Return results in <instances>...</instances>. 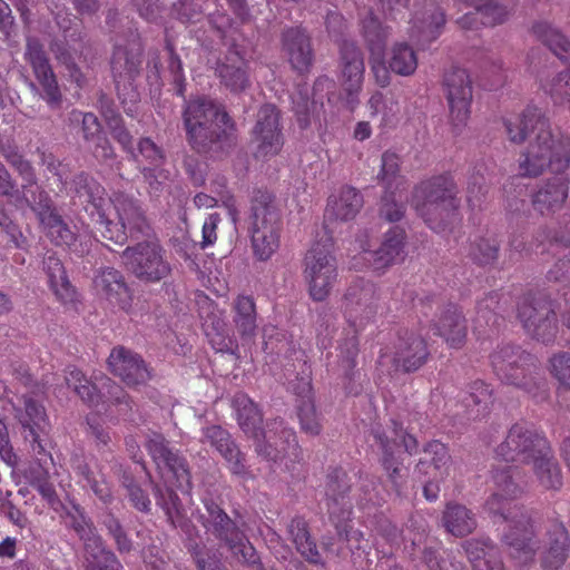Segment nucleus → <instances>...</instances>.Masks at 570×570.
Here are the masks:
<instances>
[{
	"mask_svg": "<svg viewBox=\"0 0 570 570\" xmlns=\"http://www.w3.org/2000/svg\"><path fill=\"white\" fill-rule=\"evenodd\" d=\"M570 535L562 522H553L547 531V548L541 558L543 570H560L568 560Z\"/></svg>",
	"mask_w": 570,
	"mask_h": 570,
	"instance_id": "72a5a7b5",
	"label": "nucleus"
},
{
	"mask_svg": "<svg viewBox=\"0 0 570 570\" xmlns=\"http://www.w3.org/2000/svg\"><path fill=\"white\" fill-rule=\"evenodd\" d=\"M94 288L100 297L121 311L129 312L132 305V291L124 274L114 268L99 269L92 281Z\"/></svg>",
	"mask_w": 570,
	"mask_h": 570,
	"instance_id": "c85d7f7f",
	"label": "nucleus"
},
{
	"mask_svg": "<svg viewBox=\"0 0 570 570\" xmlns=\"http://www.w3.org/2000/svg\"><path fill=\"white\" fill-rule=\"evenodd\" d=\"M23 410L14 406L16 417L21 425L28 430L40 428L47 417L43 405L29 396L23 397Z\"/></svg>",
	"mask_w": 570,
	"mask_h": 570,
	"instance_id": "13d9d810",
	"label": "nucleus"
},
{
	"mask_svg": "<svg viewBox=\"0 0 570 570\" xmlns=\"http://www.w3.org/2000/svg\"><path fill=\"white\" fill-rule=\"evenodd\" d=\"M389 68L392 72L402 77L413 75L417 68L415 50L406 42L394 43L390 52Z\"/></svg>",
	"mask_w": 570,
	"mask_h": 570,
	"instance_id": "8fccbe9b",
	"label": "nucleus"
},
{
	"mask_svg": "<svg viewBox=\"0 0 570 570\" xmlns=\"http://www.w3.org/2000/svg\"><path fill=\"white\" fill-rule=\"evenodd\" d=\"M433 333L442 337L449 347L461 348L466 341V320L458 305L449 303L443 307L438 320L433 321Z\"/></svg>",
	"mask_w": 570,
	"mask_h": 570,
	"instance_id": "2f4dec72",
	"label": "nucleus"
},
{
	"mask_svg": "<svg viewBox=\"0 0 570 570\" xmlns=\"http://www.w3.org/2000/svg\"><path fill=\"white\" fill-rule=\"evenodd\" d=\"M145 448L166 482L177 490L191 491V473L186 458L179 450L169 446L166 438L158 432L148 434Z\"/></svg>",
	"mask_w": 570,
	"mask_h": 570,
	"instance_id": "2eb2a0df",
	"label": "nucleus"
},
{
	"mask_svg": "<svg viewBox=\"0 0 570 570\" xmlns=\"http://www.w3.org/2000/svg\"><path fill=\"white\" fill-rule=\"evenodd\" d=\"M443 86L450 109V118L456 130L465 127L470 118L472 82L462 68H452L444 75Z\"/></svg>",
	"mask_w": 570,
	"mask_h": 570,
	"instance_id": "5701e85b",
	"label": "nucleus"
},
{
	"mask_svg": "<svg viewBox=\"0 0 570 570\" xmlns=\"http://www.w3.org/2000/svg\"><path fill=\"white\" fill-rule=\"evenodd\" d=\"M70 125H81L82 138L87 142L95 141L101 135L104 129L100 120L94 112H85L78 109H72L68 116Z\"/></svg>",
	"mask_w": 570,
	"mask_h": 570,
	"instance_id": "4d7b16f0",
	"label": "nucleus"
},
{
	"mask_svg": "<svg viewBox=\"0 0 570 570\" xmlns=\"http://www.w3.org/2000/svg\"><path fill=\"white\" fill-rule=\"evenodd\" d=\"M394 348L393 353L381 350L376 362L377 367L389 375L397 372H416L428 362L430 356L425 340L415 333L404 332L400 334Z\"/></svg>",
	"mask_w": 570,
	"mask_h": 570,
	"instance_id": "a211bd4d",
	"label": "nucleus"
},
{
	"mask_svg": "<svg viewBox=\"0 0 570 570\" xmlns=\"http://www.w3.org/2000/svg\"><path fill=\"white\" fill-rule=\"evenodd\" d=\"M351 491L350 478L342 468L332 469L326 476V508L331 523L341 541H344L351 552H365L368 541L364 533L352 524L353 507L348 499Z\"/></svg>",
	"mask_w": 570,
	"mask_h": 570,
	"instance_id": "6e6552de",
	"label": "nucleus"
},
{
	"mask_svg": "<svg viewBox=\"0 0 570 570\" xmlns=\"http://www.w3.org/2000/svg\"><path fill=\"white\" fill-rule=\"evenodd\" d=\"M465 406L473 417L484 416L492 404V390L483 381H474L469 385L466 396L463 399Z\"/></svg>",
	"mask_w": 570,
	"mask_h": 570,
	"instance_id": "603ef678",
	"label": "nucleus"
},
{
	"mask_svg": "<svg viewBox=\"0 0 570 570\" xmlns=\"http://www.w3.org/2000/svg\"><path fill=\"white\" fill-rule=\"evenodd\" d=\"M202 443H208L216 449L217 452L227 462L229 471L243 479L250 478V473L245 464V455L239 451L235 442L232 440L229 432L220 425H208L202 430Z\"/></svg>",
	"mask_w": 570,
	"mask_h": 570,
	"instance_id": "c756f323",
	"label": "nucleus"
},
{
	"mask_svg": "<svg viewBox=\"0 0 570 570\" xmlns=\"http://www.w3.org/2000/svg\"><path fill=\"white\" fill-rule=\"evenodd\" d=\"M253 141L256 144L255 157L267 159L279 154L284 145L279 110L271 104L262 106L253 128Z\"/></svg>",
	"mask_w": 570,
	"mask_h": 570,
	"instance_id": "b1692460",
	"label": "nucleus"
},
{
	"mask_svg": "<svg viewBox=\"0 0 570 570\" xmlns=\"http://www.w3.org/2000/svg\"><path fill=\"white\" fill-rule=\"evenodd\" d=\"M0 154L23 180L24 191H29L31 187H35L37 190L42 187L38 184L36 169L31 161L24 158L13 139H0ZM23 194L27 196V193Z\"/></svg>",
	"mask_w": 570,
	"mask_h": 570,
	"instance_id": "a19ab883",
	"label": "nucleus"
},
{
	"mask_svg": "<svg viewBox=\"0 0 570 570\" xmlns=\"http://www.w3.org/2000/svg\"><path fill=\"white\" fill-rule=\"evenodd\" d=\"M142 52L144 48L138 35L134 36L128 46L117 45L112 52L111 72L118 97L125 105L127 114L132 111L131 107H126L127 101L134 105L139 99L134 81L140 73Z\"/></svg>",
	"mask_w": 570,
	"mask_h": 570,
	"instance_id": "f8f14e48",
	"label": "nucleus"
},
{
	"mask_svg": "<svg viewBox=\"0 0 570 570\" xmlns=\"http://www.w3.org/2000/svg\"><path fill=\"white\" fill-rule=\"evenodd\" d=\"M37 154L39 155V164L57 178L59 190L65 189L68 178L66 166L51 153L38 148Z\"/></svg>",
	"mask_w": 570,
	"mask_h": 570,
	"instance_id": "338daca9",
	"label": "nucleus"
},
{
	"mask_svg": "<svg viewBox=\"0 0 570 570\" xmlns=\"http://www.w3.org/2000/svg\"><path fill=\"white\" fill-rule=\"evenodd\" d=\"M367 107L372 117L382 114L383 121L387 122L395 117L399 111V101L391 95H383L375 91L367 101Z\"/></svg>",
	"mask_w": 570,
	"mask_h": 570,
	"instance_id": "052dcab7",
	"label": "nucleus"
},
{
	"mask_svg": "<svg viewBox=\"0 0 570 570\" xmlns=\"http://www.w3.org/2000/svg\"><path fill=\"white\" fill-rule=\"evenodd\" d=\"M500 295L498 292L489 293L483 299L478 302L476 316L474 320L475 330L485 332V328H497L499 326V315L495 312L499 305Z\"/></svg>",
	"mask_w": 570,
	"mask_h": 570,
	"instance_id": "5fc2aeb1",
	"label": "nucleus"
},
{
	"mask_svg": "<svg viewBox=\"0 0 570 570\" xmlns=\"http://www.w3.org/2000/svg\"><path fill=\"white\" fill-rule=\"evenodd\" d=\"M371 434L382 452V466L386 471L389 479L397 495H402V460L397 455L400 449L410 455L416 454L419 451V441L416 438L407 433L402 423L391 420V424L386 428L380 425L372 428Z\"/></svg>",
	"mask_w": 570,
	"mask_h": 570,
	"instance_id": "9b49d317",
	"label": "nucleus"
},
{
	"mask_svg": "<svg viewBox=\"0 0 570 570\" xmlns=\"http://www.w3.org/2000/svg\"><path fill=\"white\" fill-rule=\"evenodd\" d=\"M554 246L570 247V216L560 223L559 229L553 234L541 228L529 243L525 233L520 230L514 232L509 242L510 252L521 257L530 256L532 253L543 255Z\"/></svg>",
	"mask_w": 570,
	"mask_h": 570,
	"instance_id": "a878e982",
	"label": "nucleus"
},
{
	"mask_svg": "<svg viewBox=\"0 0 570 570\" xmlns=\"http://www.w3.org/2000/svg\"><path fill=\"white\" fill-rule=\"evenodd\" d=\"M360 334L361 333H356L355 331H353V335L344 338L338 346L340 358L347 368L346 376L348 379H352V376L354 375V368L357 365L356 358L360 352Z\"/></svg>",
	"mask_w": 570,
	"mask_h": 570,
	"instance_id": "e2e57ef3",
	"label": "nucleus"
},
{
	"mask_svg": "<svg viewBox=\"0 0 570 570\" xmlns=\"http://www.w3.org/2000/svg\"><path fill=\"white\" fill-rule=\"evenodd\" d=\"M382 309L376 284L357 278L348 286L344 295L343 314L353 331L362 333L368 325L374 324Z\"/></svg>",
	"mask_w": 570,
	"mask_h": 570,
	"instance_id": "4468645a",
	"label": "nucleus"
},
{
	"mask_svg": "<svg viewBox=\"0 0 570 570\" xmlns=\"http://www.w3.org/2000/svg\"><path fill=\"white\" fill-rule=\"evenodd\" d=\"M282 43L292 68L299 73L308 72L313 66L314 52L306 31L299 27L288 28L282 35Z\"/></svg>",
	"mask_w": 570,
	"mask_h": 570,
	"instance_id": "473e14b6",
	"label": "nucleus"
},
{
	"mask_svg": "<svg viewBox=\"0 0 570 570\" xmlns=\"http://www.w3.org/2000/svg\"><path fill=\"white\" fill-rule=\"evenodd\" d=\"M298 419L301 423V429L311 435H318L322 426L317 419L315 405L312 400L308 397L307 400H302V403L298 405Z\"/></svg>",
	"mask_w": 570,
	"mask_h": 570,
	"instance_id": "69168bd1",
	"label": "nucleus"
},
{
	"mask_svg": "<svg viewBox=\"0 0 570 570\" xmlns=\"http://www.w3.org/2000/svg\"><path fill=\"white\" fill-rule=\"evenodd\" d=\"M108 534L114 539L117 550L120 553H128L132 549V541L124 530L120 521L112 514L108 513L104 520Z\"/></svg>",
	"mask_w": 570,
	"mask_h": 570,
	"instance_id": "0e129e2a",
	"label": "nucleus"
},
{
	"mask_svg": "<svg viewBox=\"0 0 570 570\" xmlns=\"http://www.w3.org/2000/svg\"><path fill=\"white\" fill-rule=\"evenodd\" d=\"M423 453L424 456L419 462L420 470H422L425 464H429L436 471L434 474L435 478L440 476L442 479L444 475L449 474L451 455L444 443L438 440L430 441L425 444Z\"/></svg>",
	"mask_w": 570,
	"mask_h": 570,
	"instance_id": "3c124183",
	"label": "nucleus"
},
{
	"mask_svg": "<svg viewBox=\"0 0 570 570\" xmlns=\"http://www.w3.org/2000/svg\"><path fill=\"white\" fill-rule=\"evenodd\" d=\"M43 268L48 276L49 287L57 301L63 306L73 307L79 302V295L69 281L61 261L55 255H49L43 261Z\"/></svg>",
	"mask_w": 570,
	"mask_h": 570,
	"instance_id": "4c0bfd02",
	"label": "nucleus"
},
{
	"mask_svg": "<svg viewBox=\"0 0 570 570\" xmlns=\"http://www.w3.org/2000/svg\"><path fill=\"white\" fill-rule=\"evenodd\" d=\"M288 539L296 551L308 563L324 566V559L318 550L315 538L311 533L307 520L302 515H295L287 524Z\"/></svg>",
	"mask_w": 570,
	"mask_h": 570,
	"instance_id": "f704fd0d",
	"label": "nucleus"
},
{
	"mask_svg": "<svg viewBox=\"0 0 570 570\" xmlns=\"http://www.w3.org/2000/svg\"><path fill=\"white\" fill-rule=\"evenodd\" d=\"M532 32L560 60L569 65L566 70L544 81L542 89L554 104H570V41L558 29L547 22L533 24Z\"/></svg>",
	"mask_w": 570,
	"mask_h": 570,
	"instance_id": "dca6fc26",
	"label": "nucleus"
},
{
	"mask_svg": "<svg viewBox=\"0 0 570 570\" xmlns=\"http://www.w3.org/2000/svg\"><path fill=\"white\" fill-rule=\"evenodd\" d=\"M233 322L242 338H253L257 330L256 304L249 295H238L233 303Z\"/></svg>",
	"mask_w": 570,
	"mask_h": 570,
	"instance_id": "a18cd8bd",
	"label": "nucleus"
},
{
	"mask_svg": "<svg viewBox=\"0 0 570 570\" xmlns=\"http://www.w3.org/2000/svg\"><path fill=\"white\" fill-rule=\"evenodd\" d=\"M205 513L198 518L206 532L212 534L219 542L224 543L229 551L253 570H271L264 568L254 546L247 539L245 531L223 509L220 502L212 497L202 499Z\"/></svg>",
	"mask_w": 570,
	"mask_h": 570,
	"instance_id": "1a4fd4ad",
	"label": "nucleus"
},
{
	"mask_svg": "<svg viewBox=\"0 0 570 570\" xmlns=\"http://www.w3.org/2000/svg\"><path fill=\"white\" fill-rule=\"evenodd\" d=\"M184 125L190 147L198 154H225L237 144V129L225 107L199 98L186 104Z\"/></svg>",
	"mask_w": 570,
	"mask_h": 570,
	"instance_id": "20e7f679",
	"label": "nucleus"
},
{
	"mask_svg": "<svg viewBox=\"0 0 570 570\" xmlns=\"http://www.w3.org/2000/svg\"><path fill=\"white\" fill-rule=\"evenodd\" d=\"M442 523L449 533L458 538L469 535L478 525L474 513L465 505L454 502L445 505Z\"/></svg>",
	"mask_w": 570,
	"mask_h": 570,
	"instance_id": "37998d69",
	"label": "nucleus"
},
{
	"mask_svg": "<svg viewBox=\"0 0 570 570\" xmlns=\"http://www.w3.org/2000/svg\"><path fill=\"white\" fill-rule=\"evenodd\" d=\"M121 258L126 268L145 283H158L171 273L166 250L157 239H146L128 246Z\"/></svg>",
	"mask_w": 570,
	"mask_h": 570,
	"instance_id": "ddd939ff",
	"label": "nucleus"
},
{
	"mask_svg": "<svg viewBox=\"0 0 570 570\" xmlns=\"http://www.w3.org/2000/svg\"><path fill=\"white\" fill-rule=\"evenodd\" d=\"M341 77L346 104L351 110L358 105V96L364 80V59L361 49L355 42L344 40L340 47Z\"/></svg>",
	"mask_w": 570,
	"mask_h": 570,
	"instance_id": "bb28decb",
	"label": "nucleus"
},
{
	"mask_svg": "<svg viewBox=\"0 0 570 570\" xmlns=\"http://www.w3.org/2000/svg\"><path fill=\"white\" fill-rule=\"evenodd\" d=\"M412 206L425 224L436 233L445 232L459 220L456 184L450 173L422 180L412 193Z\"/></svg>",
	"mask_w": 570,
	"mask_h": 570,
	"instance_id": "39448f33",
	"label": "nucleus"
},
{
	"mask_svg": "<svg viewBox=\"0 0 570 570\" xmlns=\"http://www.w3.org/2000/svg\"><path fill=\"white\" fill-rule=\"evenodd\" d=\"M23 193V183L19 188L16 179L0 160V194L12 199L16 205L29 206L30 199L37 197V189L31 187L29 191H26L27 196Z\"/></svg>",
	"mask_w": 570,
	"mask_h": 570,
	"instance_id": "864d4df0",
	"label": "nucleus"
},
{
	"mask_svg": "<svg viewBox=\"0 0 570 570\" xmlns=\"http://www.w3.org/2000/svg\"><path fill=\"white\" fill-rule=\"evenodd\" d=\"M248 233L254 257L266 262L281 245L282 218L274 195L266 189H254L250 196Z\"/></svg>",
	"mask_w": 570,
	"mask_h": 570,
	"instance_id": "0eeeda50",
	"label": "nucleus"
},
{
	"mask_svg": "<svg viewBox=\"0 0 570 570\" xmlns=\"http://www.w3.org/2000/svg\"><path fill=\"white\" fill-rule=\"evenodd\" d=\"M106 121L110 128L111 136L122 147V149L128 153L134 159H137V154L135 153L132 146V136L129 130L124 126L122 118L119 114L111 112L110 115H106Z\"/></svg>",
	"mask_w": 570,
	"mask_h": 570,
	"instance_id": "680f3d73",
	"label": "nucleus"
},
{
	"mask_svg": "<svg viewBox=\"0 0 570 570\" xmlns=\"http://www.w3.org/2000/svg\"><path fill=\"white\" fill-rule=\"evenodd\" d=\"M462 548L474 570H490L494 561H502L498 546L488 537L465 540Z\"/></svg>",
	"mask_w": 570,
	"mask_h": 570,
	"instance_id": "79ce46f5",
	"label": "nucleus"
},
{
	"mask_svg": "<svg viewBox=\"0 0 570 570\" xmlns=\"http://www.w3.org/2000/svg\"><path fill=\"white\" fill-rule=\"evenodd\" d=\"M510 142L521 145L518 167L521 176L538 177L546 170L559 174L570 166V140L554 135L549 118L535 106H527L520 114L504 119Z\"/></svg>",
	"mask_w": 570,
	"mask_h": 570,
	"instance_id": "f03ea898",
	"label": "nucleus"
},
{
	"mask_svg": "<svg viewBox=\"0 0 570 570\" xmlns=\"http://www.w3.org/2000/svg\"><path fill=\"white\" fill-rule=\"evenodd\" d=\"M491 364L502 382L523 390L535 402L548 399V385L539 375V361L534 355L519 346L504 345L493 352Z\"/></svg>",
	"mask_w": 570,
	"mask_h": 570,
	"instance_id": "423d86ee",
	"label": "nucleus"
},
{
	"mask_svg": "<svg viewBox=\"0 0 570 570\" xmlns=\"http://www.w3.org/2000/svg\"><path fill=\"white\" fill-rule=\"evenodd\" d=\"M65 380L69 387L90 407L102 405L120 406V412L127 414L132 410V400L125 390L107 379V394H100L97 386L76 366H68L65 371Z\"/></svg>",
	"mask_w": 570,
	"mask_h": 570,
	"instance_id": "aec40b11",
	"label": "nucleus"
},
{
	"mask_svg": "<svg viewBox=\"0 0 570 570\" xmlns=\"http://www.w3.org/2000/svg\"><path fill=\"white\" fill-rule=\"evenodd\" d=\"M400 171V158L395 153L385 151L382 155V166L380 177L385 189L399 190L400 186L403 185L404 179L399 175Z\"/></svg>",
	"mask_w": 570,
	"mask_h": 570,
	"instance_id": "bf43d9fd",
	"label": "nucleus"
},
{
	"mask_svg": "<svg viewBox=\"0 0 570 570\" xmlns=\"http://www.w3.org/2000/svg\"><path fill=\"white\" fill-rule=\"evenodd\" d=\"M570 181L563 177H553L533 195L532 205L540 214L559 210L568 198Z\"/></svg>",
	"mask_w": 570,
	"mask_h": 570,
	"instance_id": "ea45409f",
	"label": "nucleus"
},
{
	"mask_svg": "<svg viewBox=\"0 0 570 570\" xmlns=\"http://www.w3.org/2000/svg\"><path fill=\"white\" fill-rule=\"evenodd\" d=\"M157 504L164 510L168 522L175 529H179L190 540L195 525L187 515L178 494L171 488L161 489L160 485L154 487Z\"/></svg>",
	"mask_w": 570,
	"mask_h": 570,
	"instance_id": "58836bf2",
	"label": "nucleus"
},
{
	"mask_svg": "<svg viewBox=\"0 0 570 570\" xmlns=\"http://www.w3.org/2000/svg\"><path fill=\"white\" fill-rule=\"evenodd\" d=\"M233 409L236 412V419L239 428L249 438L256 442V452L271 461H278L283 458V450L274 448L271 443L265 442L263 424V415L258 406L244 392H237L232 400Z\"/></svg>",
	"mask_w": 570,
	"mask_h": 570,
	"instance_id": "412c9836",
	"label": "nucleus"
},
{
	"mask_svg": "<svg viewBox=\"0 0 570 570\" xmlns=\"http://www.w3.org/2000/svg\"><path fill=\"white\" fill-rule=\"evenodd\" d=\"M73 469L104 504H110L114 501L112 487L104 474L101 464H96L94 470L88 463L81 461Z\"/></svg>",
	"mask_w": 570,
	"mask_h": 570,
	"instance_id": "49530a36",
	"label": "nucleus"
},
{
	"mask_svg": "<svg viewBox=\"0 0 570 570\" xmlns=\"http://www.w3.org/2000/svg\"><path fill=\"white\" fill-rule=\"evenodd\" d=\"M216 73L232 92L244 91L249 86L248 65L245 58L230 49L222 61L217 63Z\"/></svg>",
	"mask_w": 570,
	"mask_h": 570,
	"instance_id": "e433bc0d",
	"label": "nucleus"
},
{
	"mask_svg": "<svg viewBox=\"0 0 570 570\" xmlns=\"http://www.w3.org/2000/svg\"><path fill=\"white\" fill-rule=\"evenodd\" d=\"M363 196L351 186H344L337 195H332L327 200L325 209V228L327 223L340 220L347 222L354 219L363 207Z\"/></svg>",
	"mask_w": 570,
	"mask_h": 570,
	"instance_id": "c9c22d12",
	"label": "nucleus"
},
{
	"mask_svg": "<svg viewBox=\"0 0 570 570\" xmlns=\"http://www.w3.org/2000/svg\"><path fill=\"white\" fill-rule=\"evenodd\" d=\"M495 453L504 463L500 462L492 470V492L484 510L495 522L507 523L502 542L517 564L524 566L534 560L539 542L531 515L519 502L522 489L513 481L514 468L508 462L533 464L537 480L546 490L559 491L562 488V472L544 434L522 423L510 428Z\"/></svg>",
	"mask_w": 570,
	"mask_h": 570,
	"instance_id": "f257e3e1",
	"label": "nucleus"
},
{
	"mask_svg": "<svg viewBox=\"0 0 570 570\" xmlns=\"http://www.w3.org/2000/svg\"><path fill=\"white\" fill-rule=\"evenodd\" d=\"M86 570H125L117 556L105 547L100 537L89 538L85 542Z\"/></svg>",
	"mask_w": 570,
	"mask_h": 570,
	"instance_id": "c03bdc74",
	"label": "nucleus"
},
{
	"mask_svg": "<svg viewBox=\"0 0 570 570\" xmlns=\"http://www.w3.org/2000/svg\"><path fill=\"white\" fill-rule=\"evenodd\" d=\"M499 252L500 243L494 233L485 232L475 235L470 242L469 256L478 265H492L497 262Z\"/></svg>",
	"mask_w": 570,
	"mask_h": 570,
	"instance_id": "de8ad7c7",
	"label": "nucleus"
},
{
	"mask_svg": "<svg viewBox=\"0 0 570 570\" xmlns=\"http://www.w3.org/2000/svg\"><path fill=\"white\" fill-rule=\"evenodd\" d=\"M72 184L76 197L95 219L105 239L124 245L128 237L149 234L150 225L138 199L116 191L107 200L105 187L86 173L77 174Z\"/></svg>",
	"mask_w": 570,
	"mask_h": 570,
	"instance_id": "7ed1b4c3",
	"label": "nucleus"
},
{
	"mask_svg": "<svg viewBox=\"0 0 570 570\" xmlns=\"http://www.w3.org/2000/svg\"><path fill=\"white\" fill-rule=\"evenodd\" d=\"M333 250V237L326 235L316 240L305 254L303 275L314 302L325 301L337 282L338 269Z\"/></svg>",
	"mask_w": 570,
	"mask_h": 570,
	"instance_id": "9d476101",
	"label": "nucleus"
},
{
	"mask_svg": "<svg viewBox=\"0 0 570 570\" xmlns=\"http://www.w3.org/2000/svg\"><path fill=\"white\" fill-rule=\"evenodd\" d=\"M107 362L110 372L128 386L145 384L150 379V372L141 356L125 346L114 347Z\"/></svg>",
	"mask_w": 570,
	"mask_h": 570,
	"instance_id": "7c9ffc66",
	"label": "nucleus"
},
{
	"mask_svg": "<svg viewBox=\"0 0 570 570\" xmlns=\"http://www.w3.org/2000/svg\"><path fill=\"white\" fill-rule=\"evenodd\" d=\"M405 230L399 226L391 227L376 250H371L366 240H360L361 258L367 261L374 271L383 272L387 267L399 264L405 257Z\"/></svg>",
	"mask_w": 570,
	"mask_h": 570,
	"instance_id": "cd10ccee",
	"label": "nucleus"
},
{
	"mask_svg": "<svg viewBox=\"0 0 570 570\" xmlns=\"http://www.w3.org/2000/svg\"><path fill=\"white\" fill-rule=\"evenodd\" d=\"M24 60L30 65L35 78L42 88L43 100L50 108H58L62 94L42 42L36 37L26 40Z\"/></svg>",
	"mask_w": 570,
	"mask_h": 570,
	"instance_id": "4be33fe9",
	"label": "nucleus"
},
{
	"mask_svg": "<svg viewBox=\"0 0 570 570\" xmlns=\"http://www.w3.org/2000/svg\"><path fill=\"white\" fill-rule=\"evenodd\" d=\"M550 372L558 382L570 390V353L560 352L550 358Z\"/></svg>",
	"mask_w": 570,
	"mask_h": 570,
	"instance_id": "774afa93",
	"label": "nucleus"
},
{
	"mask_svg": "<svg viewBox=\"0 0 570 570\" xmlns=\"http://www.w3.org/2000/svg\"><path fill=\"white\" fill-rule=\"evenodd\" d=\"M429 13L428 18L420 19L417 13L413 18V28L411 31L412 38L423 39L424 41H433L435 40L440 33L442 28L445 24V13L438 7H432L426 10Z\"/></svg>",
	"mask_w": 570,
	"mask_h": 570,
	"instance_id": "09e8293b",
	"label": "nucleus"
},
{
	"mask_svg": "<svg viewBox=\"0 0 570 570\" xmlns=\"http://www.w3.org/2000/svg\"><path fill=\"white\" fill-rule=\"evenodd\" d=\"M292 104L298 126L302 129L307 128L311 125V117L320 104L316 99L308 97L306 85L297 86L296 91L292 96Z\"/></svg>",
	"mask_w": 570,
	"mask_h": 570,
	"instance_id": "6e6d98bb",
	"label": "nucleus"
},
{
	"mask_svg": "<svg viewBox=\"0 0 570 570\" xmlns=\"http://www.w3.org/2000/svg\"><path fill=\"white\" fill-rule=\"evenodd\" d=\"M28 207L36 214L45 235L56 246L67 247L80 256L88 252V248H85L82 244H77V234L65 222L43 187L38 188L37 197L30 199Z\"/></svg>",
	"mask_w": 570,
	"mask_h": 570,
	"instance_id": "f3484780",
	"label": "nucleus"
},
{
	"mask_svg": "<svg viewBox=\"0 0 570 570\" xmlns=\"http://www.w3.org/2000/svg\"><path fill=\"white\" fill-rule=\"evenodd\" d=\"M518 317L525 332L537 341L544 344L554 341L558 332L557 314L547 297L525 295L519 304Z\"/></svg>",
	"mask_w": 570,
	"mask_h": 570,
	"instance_id": "6ab92c4d",
	"label": "nucleus"
},
{
	"mask_svg": "<svg viewBox=\"0 0 570 570\" xmlns=\"http://www.w3.org/2000/svg\"><path fill=\"white\" fill-rule=\"evenodd\" d=\"M362 30L366 47L371 53V71L375 82L384 88L389 86L391 80V70L385 66L384 61L386 41L390 36L389 28L383 27L380 20L370 11L362 20Z\"/></svg>",
	"mask_w": 570,
	"mask_h": 570,
	"instance_id": "393cba45",
	"label": "nucleus"
}]
</instances>
